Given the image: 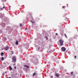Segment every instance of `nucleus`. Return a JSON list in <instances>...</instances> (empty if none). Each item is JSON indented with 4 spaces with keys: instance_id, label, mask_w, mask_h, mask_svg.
I'll return each instance as SVG.
<instances>
[{
    "instance_id": "f257e3e1",
    "label": "nucleus",
    "mask_w": 78,
    "mask_h": 78,
    "mask_svg": "<svg viewBox=\"0 0 78 78\" xmlns=\"http://www.w3.org/2000/svg\"><path fill=\"white\" fill-rule=\"evenodd\" d=\"M59 42L60 44V45L61 46L63 45V42H64V41L62 40V39H60L59 40Z\"/></svg>"
},
{
    "instance_id": "f03ea898",
    "label": "nucleus",
    "mask_w": 78,
    "mask_h": 78,
    "mask_svg": "<svg viewBox=\"0 0 78 78\" xmlns=\"http://www.w3.org/2000/svg\"><path fill=\"white\" fill-rule=\"evenodd\" d=\"M66 50V48L62 47L61 48V50L62 51H65Z\"/></svg>"
},
{
    "instance_id": "7ed1b4c3",
    "label": "nucleus",
    "mask_w": 78,
    "mask_h": 78,
    "mask_svg": "<svg viewBox=\"0 0 78 78\" xmlns=\"http://www.w3.org/2000/svg\"><path fill=\"white\" fill-rule=\"evenodd\" d=\"M13 61L14 62H16V58L15 57H12Z\"/></svg>"
},
{
    "instance_id": "20e7f679",
    "label": "nucleus",
    "mask_w": 78,
    "mask_h": 78,
    "mask_svg": "<svg viewBox=\"0 0 78 78\" xmlns=\"http://www.w3.org/2000/svg\"><path fill=\"white\" fill-rule=\"evenodd\" d=\"M9 49V47H6L5 48V50H6V51H7V50H8V49Z\"/></svg>"
},
{
    "instance_id": "39448f33",
    "label": "nucleus",
    "mask_w": 78,
    "mask_h": 78,
    "mask_svg": "<svg viewBox=\"0 0 78 78\" xmlns=\"http://www.w3.org/2000/svg\"><path fill=\"white\" fill-rule=\"evenodd\" d=\"M24 66V67H26V68H27V69L30 68V67H29L28 66L25 65Z\"/></svg>"
},
{
    "instance_id": "423d86ee",
    "label": "nucleus",
    "mask_w": 78,
    "mask_h": 78,
    "mask_svg": "<svg viewBox=\"0 0 78 78\" xmlns=\"http://www.w3.org/2000/svg\"><path fill=\"white\" fill-rule=\"evenodd\" d=\"M18 44H19V42L18 41H17L16 42V45H18Z\"/></svg>"
},
{
    "instance_id": "0eeeda50",
    "label": "nucleus",
    "mask_w": 78,
    "mask_h": 78,
    "mask_svg": "<svg viewBox=\"0 0 78 78\" xmlns=\"http://www.w3.org/2000/svg\"><path fill=\"white\" fill-rule=\"evenodd\" d=\"M9 70H12V67L11 66H9Z\"/></svg>"
},
{
    "instance_id": "6e6552de",
    "label": "nucleus",
    "mask_w": 78,
    "mask_h": 78,
    "mask_svg": "<svg viewBox=\"0 0 78 78\" xmlns=\"http://www.w3.org/2000/svg\"><path fill=\"white\" fill-rule=\"evenodd\" d=\"M55 75L57 77H59V74H56Z\"/></svg>"
},
{
    "instance_id": "1a4fd4ad",
    "label": "nucleus",
    "mask_w": 78,
    "mask_h": 78,
    "mask_svg": "<svg viewBox=\"0 0 78 78\" xmlns=\"http://www.w3.org/2000/svg\"><path fill=\"white\" fill-rule=\"evenodd\" d=\"M1 58L2 61H3V60H4V58H3V57H1Z\"/></svg>"
},
{
    "instance_id": "9d476101",
    "label": "nucleus",
    "mask_w": 78,
    "mask_h": 78,
    "mask_svg": "<svg viewBox=\"0 0 78 78\" xmlns=\"http://www.w3.org/2000/svg\"><path fill=\"white\" fill-rule=\"evenodd\" d=\"M36 75V72H35L34 74H33V76H35Z\"/></svg>"
},
{
    "instance_id": "9b49d317",
    "label": "nucleus",
    "mask_w": 78,
    "mask_h": 78,
    "mask_svg": "<svg viewBox=\"0 0 78 78\" xmlns=\"http://www.w3.org/2000/svg\"><path fill=\"white\" fill-rule=\"evenodd\" d=\"M3 55H4V53L3 52L1 53V56H3Z\"/></svg>"
},
{
    "instance_id": "f8f14e48",
    "label": "nucleus",
    "mask_w": 78,
    "mask_h": 78,
    "mask_svg": "<svg viewBox=\"0 0 78 78\" xmlns=\"http://www.w3.org/2000/svg\"><path fill=\"white\" fill-rule=\"evenodd\" d=\"M31 22L32 23H34V22H33V21H31Z\"/></svg>"
},
{
    "instance_id": "ddd939ff",
    "label": "nucleus",
    "mask_w": 78,
    "mask_h": 78,
    "mask_svg": "<svg viewBox=\"0 0 78 78\" xmlns=\"http://www.w3.org/2000/svg\"><path fill=\"white\" fill-rule=\"evenodd\" d=\"M2 10H3V8H0V11H2Z\"/></svg>"
},
{
    "instance_id": "4468645a",
    "label": "nucleus",
    "mask_w": 78,
    "mask_h": 78,
    "mask_svg": "<svg viewBox=\"0 0 78 78\" xmlns=\"http://www.w3.org/2000/svg\"><path fill=\"white\" fill-rule=\"evenodd\" d=\"M64 36L66 37H67V35H66V34H64Z\"/></svg>"
},
{
    "instance_id": "2eb2a0df",
    "label": "nucleus",
    "mask_w": 78,
    "mask_h": 78,
    "mask_svg": "<svg viewBox=\"0 0 78 78\" xmlns=\"http://www.w3.org/2000/svg\"><path fill=\"white\" fill-rule=\"evenodd\" d=\"M71 74L72 75H73V72H72L71 73Z\"/></svg>"
},
{
    "instance_id": "dca6fc26",
    "label": "nucleus",
    "mask_w": 78,
    "mask_h": 78,
    "mask_svg": "<svg viewBox=\"0 0 78 78\" xmlns=\"http://www.w3.org/2000/svg\"><path fill=\"white\" fill-rule=\"evenodd\" d=\"M66 8V6H63L62 7V8Z\"/></svg>"
},
{
    "instance_id": "f3484780",
    "label": "nucleus",
    "mask_w": 78,
    "mask_h": 78,
    "mask_svg": "<svg viewBox=\"0 0 78 78\" xmlns=\"http://www.w3.org/2000/svg\"><path fill=\"white\" fill-rule=\"evenodd\" d=\"M22 24H20V27H22Z\"/></svg>"
},
{
    "instance_id": "a211bd4d",
    "label": "nucleus",
    "mask_w": 78,
    "mask_h": 78,
    "mask_svg": "<svg viewBox=\"0 0 78 78\" xmlns=\"http://www.w3.org/2000/svg\"><path fill=\"white\" fill-rule=\"evenodd\" d=\"M46 37V39L47 40H48V37Z\"/></svg>"
},
{
    "instance_id": "6ab92c4d",
    "label": "nucleus",
    "mask_w": 78,
    "mask_h": 78,
    "mask_svg": "<svg viewBox=\"0 0 78 78\" xmlns=\"http://www.w3.org/2000/svg\"><path fill=\"white\" fill-rule=\"evenodd\" d=\"M2 75H3V76H4V75H5V73H2Z\"/></svg>"
},
{
    "instance_id": "aec40b11",
    "label": "nucleus",
    "mask_w": 78,
    "mask_h": 78,
    "mask_svg": "<svg viewBox=\"0 0 78 78\" xmlns=\"http://www.w3.org/2000/svg\"><path fill=\"white\" fill-rule=\"evenodd\" d=\"M76 56L75 55V57H74V58H75V59H76Z\"/></svg>"
},
{
    "instance_id": "412c9836",
    "label": "nucleus",
    "mask_w": 78,
    "mask_h": 78,
    "mask_svg": "<svg viewBox=\"0 0 78 78\" xmlns=\"http://www.w3.org/2000/svg\"><path fill=\"white\" fill-rule=\"evenodd\" d=\"M5 6H4L3 7V9H5Z\"/></svg>"
},
{
    "instance_id": "4be33fe9",
    "label": "nucleus",
    "mask_w": 78,
    "mask_h": 78,
    "mask_svg": "<svg viewBox=\"0 0 78 78\" xmlns=\"http://www.w3.org/2000/svg\"><path fill=\"white\" fill-rule=\"evenodd\" d=\"M40 48H38V50H39V49H40Z\"/></svg>"
},
{
    "instance_id": "5701e85b",
    "label": "nucleus",
    "mask_w": 78,
    "mask_h": 78,
    "mask_svg": "<svg viewBox=\"0 0 78 78\" xmlns=\"http://www.w3.org/2000/svg\"><path fill=\"white\" fill-rule=\"evenodd\" d=\"M56 34V35H58V33H56V34Z\"/></svg>"
},
{
    "instance_id": "b1692460",
    "label": "nucleus",
    "mask_w": 78,
    "mask_h": 78,
    "mask_svg": "<svg viewBox=\"0 0 78 78\" xmlns=\"http://www.w3.org/2000/svg\"><path fill=\"white\" fill-rule=\"evenodd\" d=\"M15 69H16V66L15 67Z\"/></svg>"
},
{
    "instance_id": "393cba45",
    "label": "nucleus",
    "mask_w": 78,
    "mask_h": 78,
    "mask_svg": "<svg viewBox=\"0 0 78 78\" xmlns=\"http://www.w3.org/2000/svg\"><path fill=\"white\" fill-rule=\"evenodd\" d=\"M6 78H11V77H7Z\"/></svg>"
},
{
    "instance_id": "a878e982",
    "label": "nucleus",
    "mask_w": 78,
    "mask_h": 78,
    "mask_svg": "<svg viewBox=\"0 0 78 78\" xmlns=\"http://www.w3.org/2000/svg\"><path fill=\"white\" fill-rule=\"evenodd\" d=\"M25 29H26V30H27V28H25Z\"/></svg>"
},
{
    "instance_id": "bb28decb",
    "label": "nucleus",
    "mask_w": 78,
    "mask_h": 78,
    "mask_svg": "<svg viewBox=\"0 0 78 78\" xmlns=\"http://www.w3.org/2000/svg\"><path fill=\"white\" fill-rule=\"evenodd\" d=\"M20 75L21 76H22V74H20Z\"/></svg>"
},
{
    "instance_id": "cd10ccee",
    "label": "nucleus",
    "mask_w": 78,
    "mask_h": 78,
    "mask_svg": "<svg viewBox=\"0 0 78 78\" xmlns=\"http://www.w3.org/2000/svg\"><path fill=\"white\" fill-rule=\"evenodd\" d=\"M5 1L6 2V0H5Z\"/></svg>"
},
{
    "instance_id": "c85d7f7f",
    "label": "nucleus",
    "mask_w": 78,
    "mask_h": 78,
    "mask_svg": "<svg viewBox=\"0 0 78 78\" xmlns=\"http://www.w3.org/2000/svg\"><path fill=\"white\" fill-rule=\"evenodd\" d=\"M5 73H6V72H5Z\"/></svg>"
},
{
    "instance_id": "c756f323",
    "label": "nucleus",
    "mask_w": 78,
    "mask_h": 78,
    "mask_svg": "<svg viewBox=\"0 0 78 78\" xmlns=\"http://www.w3.org/2000/svg\"><path fill=\"white\" fill-rule=\"evenodd\" d=\"M51 77H53V76H51Z\"/></svg>"
}]
</instances>
